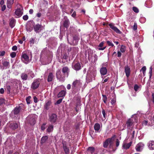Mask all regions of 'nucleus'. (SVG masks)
<instances>
[{"mask_svg": "<svg viewBox=\"0 0 154 154\" xmlns=\"http://www.w3.org/2000/svg\"><path fill=\"white\" fill-rule=\"evenodd\" d=\"M54 129V127L53 125H50L48 127L47 129V131L48 132H50L52 131Z\"/></svg>", "mask_w": 154, "mask_h": 154, "instance_id": "nucleus-33", "label": "nucleus"}, {"mask_svg": "<svg viewBox=\"0 0 154 154\" xmlns=\"http://www.w3.org/2000/svg\"><path fill=\"white\" fill-rule=\"evenodd\" d=\"M125 72L126 75L127 77H128L131 73V68L128 65L125 66Z\"/></svg>", "mask_w": 154, "mask_h": 154, "instance_id": "nucleus-16", "label": "nucleus"}, {"mask_svg": "<svg viewBox=\"0 0 154 154\" xmlns=\"http://www.w3.org/2000/svg\"><path fill=\"white\" fill-rule=\"evenodd\" d=\"M49 120L52 124L56 122L57 120V116L55 113H52L49 116Z\"/></svg>", "mask_w": 154, "mask_h": 154, "instance_id": "nucleus-4", "label": "nucleus"}, {"mask_svg": "<svg viewBox=\"0 0 154 154\" xmlns=\"http://www.w3.org/2000/svg\"><path fill=\"white\" fill-rule=\"evenodd\" d=\"M2 64L3 66L5 67H7L8 66V65L9 64V62L7 61H5L3 62Z\"/></svg>", "mask_w": 154, "mask_h": 154, "instance_id": "nucleus-41", "label": "nucleus"}, {"mask_svg": "<svg viewBox=\"0 0 154 154\" xmlns=\"http://www.w3.org/2000/svg\"><path fill=\"white\" fill-rule=\"evenodd\" d=\"M106 42H107V44L109 46H111L112 47H113L114 45L113 43H112L111 42H109V41H106Z\"/></svg>", "mask_w": 154, "mask_h": 154, "instance_id": "nucleus-42", "label": "nucleus"}, {"mask_svg": "<svg viewBox=\"0 0 154 154\" xmlns=\"http://www.w3.org/2000/svg\"><path fill=\"white\" fill-rule=\"evenodd\" d=\"M146 66H144L142 67L141 69H140V71H142L143 72V73H144L146 71Z\"/></svg>", "mask_w": 154, "mask_h": 154, "instance_id": "nucleus-51", "label": "nucleus"}, {"mask_svg": "<svg viewBox=\"0 0 154 154\" xmlns=\"http://www.w3.org/2000/svg\"><path fill=\"white\" fill-rule=\"evenodd\" d=\"M109 25L110 26V28L113 30L114 31L116 32V33L120 34L122 33L121 31L119 30L117 27L115 26L113 23H111L109 24Z\"/></svg>", "mask_w": 154, "mask_h": 154, "instance_id": "nucleus-9", "label": "nucleus"}, {"mask_svg": "<svg viewBox=\"0 0 154 154\" xmlns=\"http://www.w3.org/2000/svg\"><path fill=\"white\" fill-rule=\"evenodd\" d=\"M137 29V24L135 23H134L133 27V29L134 31H136Z\"/></svg>", "mask_w": 154, "mask_h": 154, "instance_id": "nucleus-46", "label": "nucleus"}, {"mask_svg": "<svg viewBox=\"0 0 154 154\" xmlns=\"http://www.w3.org/2000/svg\"><path fill=\"white\" fill-rule=\"evenodd\" d=\"M12 49L13 51H16L17 49V47L16 45H14L12 47Z\"/></svg>", "mask_w": 154, "mask_h": 154, "instance_id": "nucleus-56", "label": "nucleus"}, {"mask_svg": "<svg viewBox=\"0 0 154 154\" xmlns=\"http://www.w3.org/2000/svg\"><path fill=\"white\" fill-rule=\"evenodd\" d=\"M46 123H43L41 126V130H44L46 128L45 125Z\"/></svg>", "mask_w": 154, "mask_h": 154, "instance_id": "nucleus-53", "label": "nucleus"}, {"mask_svg": "<svg viewBox=\"0 0 154 154\" xmlns=\"http://www.w3.org/2000/svg\"><path fill=\"white\" fill-rule=\"evenodd\" d=\"M120 51L124 53L125 51L126 47L125 46L122 45L120 48Z\"/></svg>", "mask_w": 154, "mask_h": 154, "instance_id": "nucleus-35", "label": "nucleus"}, {"mask_svg": "<svg viewBox=\"0 0 154 154\" xmlns=\"http://www.w3.org/2000/svg\"><path fill=\"white\" fill-rule=\"evenodd\" d=\"M5 92L3 88H1L0 90V93L1 94H3Z\"/></svg>", "mask_w": 154, "mask_h": 154, "instance_id": "nucleus-61", "label": "nucleus"}, {"mask_svg": "<svg viewBox=\"0 0 154 154\" xmlns=\"http://www.w3.org/2000/svg\"><path fill=\"white\" fill-rule=\"evenodd\" d=\"M54 77V76L53 75V74L52 72L49 73L48 77V82H51V81H52L53 80Z\"/></svg>", "mask_w": 154, "mask_h": 154, "instance_id": "nucleus-28", "label": "nucleus"}, {"mask_svg": "<svg viewBox=\"0 0 154 154\" xmlns=\"http://www.w3.org/2000/svg\"><path fill=\"white\" fill-rule=\"evenodd\" d=\"M51 104V102L50 101H48L46 102L45 106V108L46 110H48L49 108V106H50Z\"/></svg>", "mask_w": 154, "mask_h": 154, "instance_id": "nucleus-34", "label": "nucleus"}, {"mask_svg": "<svg viewBox=\"0 0 154 154\" xmlns=\"http://www.w3.org/2000/svg\"><path fill=\"white\" fill-rule=\"evenodd\" d=\"M116 102L115 99H113L111 100V103L112 104H113L115 103Z\"/></svg>", "mask_w": 154, "mask_h": 154, "instance_id": "nucleus-62", "label": "nucleus"}, {"mask_svg": "<svg viewBox=\"0 0 154 154\" xmlns=\"http://www.w3.org/2000/svg\"><path fill=\"white\" fill-rule=\"evenodd\" d=\"M56 76L57 78L60 80L61 79H62V75L61 73L60 70H58L57 71Z\"/></svg>", "mask_w": 154, "mask_h": 154, "instance_id": "nucleus-27", "label": "nucleus"}, {"mask_svg": "<svg viewBox=\"0 0 154 154\" xmlns=\"http://www.w3.org/2000/svg\"><path fill=\"white\" fill-rule=\"evenodd\" d=\"M104 43L103 42H101L99 45V47H102L103 46Z\"/></svg>", "mask_w": 154, "mask_h": 154, "instance_id": "nucleus-63", "label": "nucleus"}, {"mask_svg": "<svg viewBox=\"0 0 154 154\" xmlns=\"http://www.w3.org/2000/svg\"><path fill=\"white\" fill-rule=\"evenodd\" d=\"M40 85V79H36L34 80L33 82L31 84V88L33 90H36L39 87Z\"/></svg>", "mask_w": 154, "mask_h": 154, "instance_id": "nucleus-2", "label": "nucleus"}, {"mask_svg": "<svg viewBox=\"0 0 154 154\" xmlns=\"http://www.w3.org/2000/svg\"><path fill=\"white\" fill-rule=\"evenodd\" d=\"M152 67L151 66L149 68V73L150 74L149 75V78L150 79L152 77Z\"/></svg>", "mask_w": 154, "mask_h": 154, "instance_id": "nucleus-47", "label": "nucleus"}, {"mask_svg": "<svg viewBox=\"0 0 154 154\" xmlns=\"http://www.w3.org/2000/svg\"><path fill=\"white\" fill-rule=\"evenodd\" d=\"M5 54V52L4 51L0 52V56H2Z\"/></svg>", "mask_w": 154, "mask_h": 154, "instance_id": "nucleus-57", "label": "nucleus"}, {"mask_svg": "<svg viewBox=\"0 0 154 154\" xmlns=\"http://www.w3.org/2000/svg\"><path fill=\"white\" fill-rule=\"evenodd\" d=\"M66 93V90H62L59 92L57 95L58 97H64L65 96Z\"/></svg>", "mask_w": 154, "mask_h": 154, "instance_id": "nucleus-23", "label": "nucleus"}, {"mask_svg": "<svg viewBox=\"0 0 154 154\" xmlns=\"http://www.w3.org/2000/svg\"><path fill=\"white\" fill-rule=\"evenodd\" d=\"M30 42L31 44H34V39L33 38H31L30 39Z\"/></svg>", "mask_w": 154, "mask_h": 154, "instance_id": "nucleus-60", "label": "nucleus"}, {"mask_svg": "<svg viewBox=\"0 0 154 154\" xmlns=\"http://www.w3.org/2000/svg\"><path fill=\"white\" fill-rule=\"evenodd\" d=\"M2 7L1 10L3 11L5 10L6 9V6L5 5H3L1 6Z\"/></svg>", "mask_w": 154, "mask_h": 154, "instance_id": "nucleus-55", "label": "nucleus"}, {"mask_svg": "<svg viewBox=\"0 0 154 154\" xmlns=\"http://www.w3.org/2000/svg\"><path fill=\"white\" fill-rule=\"evenodd\" d=\"M132 143V142L131 141L129 142V143H123V144L122 146V147L124 149H127L130 148V146H131Z\"/></svg>", "mask_w": 154, "mask_h": 154, "instance_id": "nucleus-26", "label": "nucleus"}, {"mask_svg": "<svg viewBox=\"0 0 154 154\" xmlns=\"http://www.w3.org/2000/svg\"><path fill=\"white\" fill-rule=\"evenodd\" d=\"M102 113L103 115V117L104 118H106L107 116V115L105 112V110L104 109H102Z\"/></svg>", "mask_w": 154, "mask_h": 154, "instance_id": "nucleus-43", "label": "nucleus"}, {"mask_svg": "<svg viewBox=\"0 0 154 154\" xmlns=\"http://www.w3.org/2000/svg\"><path fill=\"white\" fill-rule=\"evenodd\" d=\"M64 21L63 23V26L64 27L66 28H68L70 24L69 20L66 17H64Z\"/></svg>", "mask_w": 154, "mask_h": 154, "instance_id": "nucleus-15", "label": "nucleus"}, {"mask_svg": "<svg viewBox=\"0 0 154 154\" xmlns=\"http://www.w3.org/2000/svg\"><path fill=\"white\" fill-rule=\"evenodd\" d=\"M31 97L30 96H29L26 97V103L28 104H29L30 103V99H31Z\"/></svg>", "mask_w": 154, "mask_h": 154, "instance_id": "nucleus-37", "label": "nucleus"}, {"mask_svg": "<svg viewBox=\"0 0 154 154\" xmlns=\"http://www.w3.org/2000/svg\"><path fill=\"white\" fill-rule=\"evenodd\" d=\"M73 50H72L71 53L72 54H75L76 52L77 48L76 47H73Z\"/></svg>", "mask_w": 154, "mask_h": 154, "instance_id": "nucleus-40", "label": "nucleus"}, {"mask_svg": "<svg viewBox=\"0 0 154 154\" xmlns=\"http://www.w3.org/2000/svg\"><path fill=\"white\" fill-rule=\"evenodd\" d=\"M15 14L17 16V17H19L21 16L23 14V11L20 8H17L15 11Z\"/></svg>", "mask_w": 154, "mask_h": 154, "instance_id": "nucleus-12", "label": "nucleus"}, {"mask_svg": "<svg viewBox=\"0 0 154 154\" xmlns=\"http://www.w3.org/2000/svg\"><path fill=\"white\" fill-rule=\"evenodd\" d=\"M7 0V3L9 4L10 5H11L14 2V0Z\"/></svg>", "mask_w": 154, "mask_h": 154, "instance_id": "nucleus-54", "label": "nucleus"}, {"mask_svg": "<svg viewBox=\"0 0 154 154\" xmlns=\"http://www.w3.org/2000/svg\"><path fill=\"white\" fill-rule=\"evenodd\" d=\"M12 58L15 57L16 55V54L15 52H12L10 54Z\"/></svg>", "mask_w": 154, "mask_h": 154, "instance_id": "nucleus-45", "label": "nucleus"}, {"mask_svg": "<svg viewBox=\"0 0 154 154\" xmlns=\"http://www.w3.org/2000/svg\"><path fill=\"white\" fill-rule=\"evenodd\" d=\"M95 148L93 146H89L87 149L88 153L89 154H96L94 153Z\"/></svg>", "mask_w": 154, "mask_h": 154, "instance_id": "nucleus-21", "label": "nucleus"}, {"mask_svg": "<svg viewBox=\"0 0 154 154\" xmlns=\"http://www.w3.org/2000/svg\"><path fill=\"white\" fill-rule=\"evenodd\" d=\"M109 138L107 139L103 143V146L105 148H107L109 143Z\"/></svg>", "mask_w": 154, "mask_h": 154, "instance_id": "nucleus-30", "label": "nucleus"}, {"mask_svg": "<svg viewBox=\"0 0 154 154\" xmlns=\"http://www.w3.org/2000/svg\"><path fill=\"white\" fill-rule=\"evenodd\" d=\"M100 72L101 75H104L107 73V69L105 67H102L100 69Z\"/></svg>", "mask_w": 154, "mask_h": 154, "instance_id": "nucleus-19", "label": "nucleus"}, {"mask_svg": "<svg viewBox=\"0 0 154 154\" xmlns=\"http://www.w3.org/2000/svg\"><path fill=\"white\" fill-rule=\"evenodd\" d=\"M119 142H120L119 140L118 139H116V146L117 147L119 146Z\"/></svg>", "mask_w": 154, "mask_h": 154, "instance_id": "nucleus-49", "label": "nucleus"}, {"mask_svg": "<svg viewBox=\"0 0 154 154\" xmlns=\"http://www.w3.org/2000/svg\"><path fill=\"white\" fill-rule=\"evenodd\" d=\"M140 88V87L138 86V85H137L135 84L134 86V90L135 91H137L139 88Z\"/></svg>", "mask_w": 154, "mask_h": 154, "instance_id": "nucleus-44", "label": "nucleus"}, {"mask_svg": "<svg viewBox=\"0 0 154 154\" xmlns=\"http://www.w3.org/2000/svg\"><path fill=\"white\" fill-rule=\"evenodd\" d=\"M133 124V120L131 119H129L128 120L126 123L127 128L128 129H130L131 128V126H132Z\"/></svg>", "mask_w": 154, "mask_h": 154, "instance_id": "nucleus-14", "label": "nucleus"}, {"mask_svg": "<svg viewBox=\"0 0 154 154\" xmlns=\"http://www.w3.org/2000/svg\"><path fill=\"white\" fill-rule=\"evenodd\" d=\"M68 56L66 53L61 55L60 58L62 59V63H64L68 61Z\"/></svg>", "mask_w": 154, "mask_h": 154, "instance_id": "nucleus-17", "label": "nucleus"}, {"mask_svg": "<svg viewBox=\"0 0 154 154\" xmlns=\"http://www.w3.org/2000/svg\"><path fill=\"white\" fill-rule=\"evenodd\" d=\"M62 144L64 152L66 154H69L70 153L69 149L68 146L67 144L66 141H62Z\"/></svg>", "mask_w": 154, "mask_h": 154, "instance_id": "nucleus-6", "label": "nucleus"}, {"mask_svg": "<svg viewBox=\"0 0 154 154\" xmlns=\"http://www.w3.org/2000/svg\"><path fill=\"white\" fill-rule=\"evenodd\" d=\"M48 139V136H43L41 138V143L42 144H43L45 143L46 142V141Z\"/></svg>", "mask_w": 154, "mask_h": 154, "instance_id": "nucleus-31", "label": "nucleus"}, {"mask_svg": "<svg viewBox=\"0 0 154 154\" xmlns=\"http://www.w3.org/2000/svg\"><path fill=\"white\" fill-rule=\"evenodd\" d=\"M94 128L95 131L98 132L100 128V125L99 123H96L94 125Z\"/></svg>", "mask_w": 154, "mask_h": 154, "instance_id": "nucleus-29", "label": "nucleus"}, {"mask_svg": "<svg viewBox=\"0 0 154 154\" xmlns=\"http://www.w3.org/2000/svg\"><path fill=\"white\" fill-rule=\"evenodd\" d=\"M18 125L17 123L15 122L11 123L9 125L10 129L13 130H14L17 128Z\"/></svg>", "mask_w": 154, "mask_h": 154, "instance_id": "nucleus-18", "label": "nucleus"}, {"mask_svg": "<svg viewBox=\"0 0 154 154\" xmlns=\"http://www.w3.org/2000/svg\"><path fill=\"white\" fill-rule=\"evenodd\" d=\"M82 85V83L80 80L76 79L73 81L72 84V94H75L79 92L80 90Z\"/></svg>", "mask_w": 154, "mask_h": 154, "instance_id": "nucleus-1", "label": "nucleus"}, {"mask_svg": "<svg viewBox=\"0 0 154 154\" xmlns=\"http://www.w3.org/2000/svg\"><path fill=\"white\" fill-rule=\"evenodd\" d=\"M72 68L76 71L81 69V64L79 62H74L72 64Z\"/></svg>", "mask_w": 154, "mask_h": 154, "instance_id": "nucleus-5", "label": "nucleus"}, {"mask_svg": "<svg viewBox=\"0 0 154 154\" xmlns=\"http://www.w3.org/2000/svg\"><path fill=\"white\" fill-rule=\"evenodd\" d=\"M29 74L30 77L32 78H33L35 76V75L33 72L32 71L30 72Z\"/></svg>", "mask_w": 154, "mask_h": 154, "instance_id": "nucleus-48", "label": "nucleus"}, {"mask_svg": "<svg viewBox=\"0 0 154 154\" xmlns=\"http://www.w3.org/2000/svg\"><path fill=\"white\" fill-rule=\"evenodd\" d=\"M103 101L105 103H106L107 97L105 95H102Z\"/></svg>", "mask_w": 154, "mask_h": 154, "instance_id": "nucleus-36", "label": "nucleus"}, {"mask_svg": "<svg viewBox=\"0 0 154 154\" xmlns=\"http://www.w3.org/2000/svg\"><path fill=\"white\" fill-rule=\"evenodd\" d=\"M29 57L26 54H22L21 55V60L25 63L26 64L29 62Z\"/></svg>", "mask_w": 154, "mask_h": 154, "instance_id": "nucleus-7", "label": "nucleus"}, {"mask_svg": "<svg viewBox=\"0 0 154 154\" xmlns=\"http://www.w3.org/2000/svg\"><path fill=\"white\" fill-rule=\"evenodd\" d=\"M5 103V99L3 98H0V106L2 104Z\"/></svg>", "mask_w": 154, "mask_h": 154, "instance_id": "nucleus-38", "label": "nucleus"}, {"mask_svg": "<svg viewBox=\"0 0 154 154\" xmlns=\"http://www.w3.org/2000/svg\"><path fill=\"white\" fill-rule=\"evenodd\" d=\"M76 12L75 11H74L73 12V13L72 14L71 16L72 17L75 18V16H76Z\"/></svg>", "mask_w": 154, "mask_h": 154, "instance_id": "nucleus-59", "label": "nucleus"}, {"mask_svg": "<svg viewBox=\"0 0 154 154\" xmlns=\"http://www.w3.org/2000/svg\"><path fill=\"white\" fill-rule=\"evenodd\" d=\"M62 99H59V100H57V101L55 104H60V103H61V102H62Z\"/></svg>", "mask_w": 154, "mask_h": 154, "instance_id": "nucleus-50", "label": "nucleus"}, {"mask_svg": "<svg viewBox=\"0 0 154 154\" xmlns=\"http://www.w3.org/2000/svg\"><path fill=\"white\" fill-rule=\"evenodd\" d=\"M62 72L64 74H66L68 76L70 72L69 69V68L68 66H64L62 69Z\"/></svg>", "mask_w": 154, "mask_h": 154, "instance_id": "nucleus-20", "label": "nucleus"}, {"mask_svg": "<svg viewBox=\"0 0 154 154\" xmlns=\"http://www.w3.org/2000/svg\"><path fill=\"white\" fill-rule=\"evenodd\" d=\"M27 119L29 120L28 122L31 125H34L36 122V121L35 119L33 117H27Z\"/></svg>", "mask_w": 154, "mask_h": 154, "instance_id": "nucleus-22", "label": "nucleus"}, {"mask_svg": "<svg viewBox=\"0 0 154 154\" xmlns=\"http://www.w3.org/2000/svg\"><path fill=\"white\" fill-rule=\"evenodd\" d=\"M71 86L70 84H68L66 86V88L67 89L70 90L71 89Z\"/></svg>", "mask_w": 154, "mask_h": 154, "instance_id": "nucleus-64", "label": "nucleus"}, {"mask_svg": "<svg viewBox=\"0 0 154 154\" xmlns=\"http://www.w3.org/2000/svg\"><path fill=\"white\" fill-rule=\"evenodd\" d=\"M132 9L134 12L136 13H138L139 12V10L138 8L136 7H133L132 8Z\"/></svg>", "mask_w": 154, "mask_h": 154, "instance_id": "nucleus-39", "label": "nucleus"}, {"mask_svg": "<svg viewBox=\"0 0 154 154\" xmlns=\"http://www.w3.org/2000/svg\"><path fill=\"white\" fill-rule=\"evenodd\" d=\"M28 16L27 15H23V19L26 21V20H27L28 19Z\"/></svg>", "mask_w": 154, "mask_h": 154, "instance_id": "nucleus-52", "label": "nucleus"}, {"mask_svg": "<svg viewBox=\"0 0 154 154\" xmlns=\"http://www.w3.org/2000/svg\"><path fill=\"white\" fill-rule=\"evenodd\" d=\"M144 144L142 143H138L135 147V149L137 151H140L143 149Z\"/></svg>", "mask_w": 154, "mask_h": 154, "instance_id": "nucleus-13", "label": "nucleus"}, {"mask_svg": "<svg viewBox=\"0 0 154 154\" xmlns=\"http://www.w3.org/2000/svg\"><path fill=\"white\" fill-rule=\"evenodd\" d=\"M15 20L14 19H11L9 22V25L11 27V28H13L15 26Z\"/></svg>", "mask_w": 154, "mask_h": 154, "instance_id": "nucleus-32", "label": "nucleus"}, {"mask_svg": "<svg viewBox=\"0 0 154 154\" xmlns=\"http://www.w3.org/2000/svg\"><path fill=\"white\" fill-rule=\"evenodd\" d=\"M148 146L150 150H154V141H150L148 143Z\"/></svg>", "mask_w": 154, "mask_h": 154, "instance_id": "nucleus-25", "label": "nucleus"}, {"mask_svg": "<svg viewBox=\"0 0 154 154\" xmlns=\"http://www.w3.org/2000/svg\"><path fill=\"white\" fill-rule=\"evenodd\" d=\"M114 138L113 137H112L111 138H109V148L112 149V150L113 151H115L116 149H115L113 146V141Z\"/></svg>", "mask_w": 154, "mask_h": 154, "instance_id": "nucleus-10", "label": "nucleus"}, {"mask_svg": "<svg viewBox=\"0 0 154 154\" xmlns=\"http://www.w3.org/2000/svg\"><path fill=\"white\" fill-rule=\"evenodd\" d=\"M73 41L72 42L70 43L71 45H76L77 44L79 40V35H75L73 36Z\"/></svg>", "mask_w": 154, "mask_h": 154, "instance_id": "nucleus-8", "label": "nucleus"}, {"mask_svg": "<svg viewBox=\"0 0 154 154\" xmlns=\"http://www.w3.org/2000/svg\"><path fill=\"white\" fill-rule=\"evenodd\" d=\"M24 106L23 104H20L19 106L15 107L13 111L15 115H17L22 110H24Z\"/></svg>", "mask_w": 154, "mask_h": 154, "instance_id": "nucleus-3", "label": "nucleus"}, {"mask_svg": "<svg viewBox=\"0 0 154 154\" xmlns=\"http://www.w3.org/2000/svg\"><path fill=\"white\" fill-rule=\"evenodd\" d=\"M21 78L22 80L26 81L28 79V74L23 72L21 74Z\"/></svg>", "mask_w": 154, "mask_h": 154, "instance_id": "nucleus-24", "label": "nucleus"}, {"mask_svg": "<svg viewBox=\"0 0 154 154\" xmlns=\"http://www.w3.org/2000/svg\"><path fill=\"white\" fill-rule=\"evenodd\" d=\"M34 101L35 103H37L38 102V98L36 96H34Z\"/></svg>", "mask_w": 154, "mask_h": 154, "instance_id": "nucleus-58", "label": "nucleus"}, {"mask_svg": "<svg viewBox=\"0 0 154 154\" xmlns=\"http://www.w3.org/2000/svg\"><path fill=\"white\" fill-rule=\"evenodd\" d=\"M42 25L36 24L34 26V30L36 33H39L40 31L42 29Z\"/></svg>", "mask_w": 154, "mask_h": 154, "instance_id": "nucleus-11", "label": "nucleus"}]
</instances>
